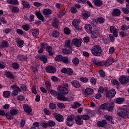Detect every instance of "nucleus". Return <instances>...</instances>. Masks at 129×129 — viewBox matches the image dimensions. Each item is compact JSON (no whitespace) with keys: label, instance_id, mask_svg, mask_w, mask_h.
<instances>
[{"label":"nucleus","instance_id":"f257e3e1","mask_svg":"<svg viewBox=\"0 0 129 129\" xmlns=\"http://www.w3.org/2000/svg\"><path fill=\"white\" fill-rule=\"evenodd\" d=\"M91 51L92 55L97 57H100L102 55V48L99 45L93 46L91 49Z\"/></svg>","mask_w":129,"mask_h":129},{"label":"nucleus","instance_id":"f03ea898","mask_svg":"<svg viewBox=\"0 0 129 129\" xmlns=\"http://www.w3.org/2000/svg\"><path fill=\"white\" fill-rule=\"evenodd\" d=\"M117 114L120 117H126L128 114V112L124 108H119L117 110Z\"/></svg>","mask_w":129,"mask_h":129},{"label":"nucleus","instance_id":"7ed1b4c3","mask_svg":"<svg viewBox=\"0 0 129 129\" xmlns=\"http://www.w3.org/2000/svg\"><path fill=\"white\" fill-rule=\"evenodd\" d=\"M74 119H75V116L72 114L70 116H68L67 118L66 124L68 126H72L73 123H74Z\"/></svg>","mask_w":129,"mask_h":129},{"label":"nucleus","instance_id":"20e7f679","mask_svg":"<svg viewBox=\"0 0 129 129\" xmlns=\"http://www.w3.org/2000/svg\"><path fill=\"white\" fill-rule=\"evenodd\" d=\"M115 94H116L115 90L114 89H112L106 93V96L107 98H109V99H111V98H113V97H114Z\"/></svg>","mask_w":129,"mask_h":129},{"label":"nucleus","instance_id":"39448f33","mask_svg":"<svg viewBox=\"0 0 129 129\" xmlns=\"http://www.w3.org/2000/svg\"><path fill=\"white\" fill-rule=\"evenodd\" d=\"M57 90L58 92H60L61 94H68L69 93V91L68 90V89L65 87H62L61 86H59L57 88Z\"/></svg>","mask_w":129,"mask_h":129},{"label":"nucleus","instance_id":"423d86ee","mask_svg":"<svg viewBox=\"0 0 129 129\" xmlns=\"http://www.w3.org/2000/svg\"><path fill=\"white\" fill-rule=\"evenodd\" d=\"M72 43L75 47H80L81 46V43H82V39L74 38L72 40Z\"/></svg>","mask_w":129,"mask_h":129},{"label":"nucleus","instance_id":"0eeeda50","mask_svg":"<svg viewBox=\"0 0 129 129\" xmlns=\"http://www.w3.org/2000/svg\"><path fill=\"white\" fill-rule=\"evenodd\" d=\"M53 115L55 116V118L57 121H59V122L64 121V117L62 115L56 112L53 113Z\"/></svg>","mask_w":129,"mask_h":129},{"label":"nucleus","instance_id":"6e6552de","mask_svg":"<svg viewBox=\"0 0 129 129\" xmlns=\"http://www.w3.org/2000/svg\"><path fill=\"white\" fill-rule=\"evenodd\" d=\"M76 120V123L79 125H81L83 123V120H82V117L81 115L76 116L75 118Z\"/></svg>","mask_w":129,"mask_h":129},{"label":"nucleus","instance_id":"1a4fd4ad","mask_svg":"<svg viewBox=\"0 0 129 129\" xmlns=\"http://www.w3.org/2000/svg\"><path fill=\"white\" fill-rule=\"evenodd\" d=\"M109 30L110 33L113 34V36L116 37V38L117 37V36H118V32L114 26H110Z\"/></svg>","mask_w":129,"mask_h":129},{"label":"nucleus","instance_id":"9d476101","mask_svg":"<svg viewBox=\"0 0 129 129\" xmlns=\"http://www.w3.org/2000/svg\"><path fill=\"white\" fill-rule=\"evenodd\" d=\"M23 108L24 111H25V112H26V113H28V114H30V113L32 112V108H31V107L29 106V105L24 104L23 105Z\"/></svg>","mask_w":129,"mask_h":129},{"label":"nucleus","instance_id":"9b49d317","mask_svg":"<svg viewBox=\"0 0 129 129\" xmlns=\"http://www.w3.org/2000/svg\"><path fill=\"white\" fill-rule=\"evenodd\" d=\"M45 70L46 72H48V73H55V72H56V69L52 66L47 67L45 68Z\"/></svg>","mask_w":129,"mask_h":129},{"label":"nucleus","instance_id":"f8f14e48","mask_svg":"<svg viewBox=\"0 0 129 129\" xmlns=\"http://www.w3.org/2000/svg\"><path fill=\"white\" fill-rule=\"evenodd\" d=\"M106 124H107V121L106 120H102L101 121H98L97 122V125L99 127H103Z\"/></svg>","mask_w":129,"mask_h":129},{"label":"nucleus","instance_id":"ddd939ff","mask_svg":"<svg viewBox=\"0 0 129 129\" xmlns=\"http://www.w3.org/2000/svg\"><path fill=\"white\" fill-rule=\"evenodd\" d=\"M114 62V59L113 58L108 59L106 62L104 63V66L106 67H108V66H110Z\"/></svg>","mask_w":129,"mask_h":129},{"label":"nucleus","instance_id":"4468645a","mask_svg":"<svg viewBox=\"0 0 129 129\" xmlns=\"http://www.w3.org/2000/svg\"><path fill=\"white\" fill-rule=\"evenodd\" d=\"M125 99L123 97H118L114 99V102L115 103H117V104H121V103H123V102L124 101Z\"/></svg>","mask_w":129,"mask_h":129},{"label":"nucleus","instance_id":"2eb2a0df","mask_svg":"<svg viewBox=\"0 0 129 129\" xmlns=\"http://www.w3.org/2000/svg\"><path fill=\"white\" fill-rule=\"evenodd\" d=\"M71 84H72L73 86L75 88H79V87L81 86V85H80V83H79V82L76 80L72 81L71 82Z\"/></svg>","mask_w":129,"mask_h":129},{"label":"nucleus","instance_id":"dca6fc26","mask_svg":"<svg viewBox=\"0 0 129 129\" xmlns=\"http://www.w3.org/2000/svg\"><path fill=\"white\" fill-rule=\"evenodd\" d=\"M85 29L88 34H90L92 31V26L89 24H87L85 26Z\"/></svg>","mask_w":129,"mask_h":129},{"label":"nucleus","instance_id":"f3484780","mask_svg":"<svg viewBox=\"0 0 129 129\" xmlns=\"http://www.w3.org/2000/svg\"><path fill=\"white\" fill-rule=\"evenodd\" d=\"M56 98L58 100H63V101H67V100H68V99H67V98L62 95V94H60V93H58V94H57Z\"/></svg>","mask_w":129,"mask_h":129},{"label":"nucleus","instance_id":"a211bd4d","mask_svg":"<svg viewBox=\"0 0 129 129\" xmlns=\"http://www.w3.org/2000/svg\"><path fill=\"white\" fill-rule=\"evenodd\" d=\"M112 15L114 17H118L120 15V10L118 9H114L112 12Z\"/></svg>","mask_w":129,"mask_h":129},{"label":"nucleus","instance_id":"6ab92c4d","mask_svg":"<svg viewBox=\"0 0 129 129\" xmlns=\"http://www.w3.org/2000/svg\"><path fill=\"white\" fill-rule=\"evenodd\" d=\"M39 60H41L43 63H45L48 62V59L46 57L45 55H40L37 57Z\"/></svg>","mask_w":129,"mask_h":129},{"label":"nucleus","instance_id":"aec40b11","mask_svg":"<svg viewBox=\"0 0 129 129\" xmlns=\"http://www.w3.org/2000/svg\"><path fill=\"white\" fill-rule=\"evenodd\" d=\"M35 15L36 17H37L38 19H39V20L44 22V17L40 12L36 11L35 12Z\"/></svg>","mask_w":129,"mask_h":129},{"label":"nucleus","instance_id":"412c9836","mask_svg":"<svg viewBox=\"0 0 129 129\" xmlns=\"http://www.w3.org/2000/svg\"><path fill=\"white\" fill-rule=\"evenodd\" d=\"M95 7H101L102 6V1L101 0H93Z\"/></svg>","mask_w":129,"mask_h":129},{"label":"nucleus","instance_id":"4be33fe9","mask_svg":"<svg viewBox=\"0 0 129 129\" xmlns=\"http://www.w3.org/2000/svg\"><path fill=\"white\" fill-rule=\"evenodd\" d=\"M52 50H53V48L50 46L46 47V51L48 53L49 56H53L54 55V52L52 51Z\"/></svg>","mask_w":129,"mask_h":129},{"label":"nucleus","instance_id":"5701e85b","mask_svg":"<svg viewBox=\"0 0 129 129\" xmlns=\"http://www.w3.org/2000/svg\"><path fill=\"white\" fill-rule=\"evenodd\" d=\"M5 74L8 78H10V79H14L15 78L14 75L11 72L6 71L5 72Z\"/></svg>","mask_w":129,"mask_h":129},{"label":"nucleus","instance_id":"b1692460","mask_svg":"<svg viewBox=\"0 0 129 129\" xmlns=\"http://www.w3.org/2000/svg\"><path fill=\"white\" fill-rule=\"evenodd\" d=\"M17 58L19 61H22L23 60H27L28 56L20 54L17 56Z\"/></svg>","mask_w":129,"mask_h":129},{"label":"nucleus","instance_id":"393cba45","mask_svg":"<svg viewBox=\"0 0 129 129\" xmlns=\"http://www.w3.org/2000/svg\"><path fill=\"white\" fill-rule=\"evenodd\" d=\"M43 15H45V16H48V15H51V14H52V10H51V9H45L43 10Z\"/></svg>","mask_w":129,"mask_h":129},{"label":"nucleus","instance_id":"a878e982","mask_svg":"<svg viewBox=\"0 0 129 129\" xmlns=\"http://www.w3.org/2000/svg\"><path fill=\"white\" fill-rule=\"evenodd\" d=\"M85 92L87 95H92L93 94V90L90 88L86 89Z\"/></svg>","mask_w":129,"mask_h":129},{"label":"nucleus","instance_id":"bb28decb","mask_svg":"<svg viewBox=\"0 0 129 129\" xmlns=\"http://www.w3.org/2000/svg\"><path fill=\"white\" fill-rule=\"evenodd\" d=\"M7 3L9 5H15V6L19 5V1L18 0H7Z\"/></svg>","mask_w":129,"mask_h":129},{"label":"nucleus","instance_id":"cd10ccee","mask_svg":"<svg viewBox=\"0 0 129 129\" xmlns=\"http://www.w3.org/2000/svg\"><path fill=\"white\" fill-rule=\"evenodd\" d=\"M59 24V21L58 19L54 18L53 22L52 23V25L56 29H58V24Z\"/></svg>","mask_w":129,"mask_h":129},{"label":"nucleus","instance_id":"c85d7f7f","mask_svg":"<svg viewBox=\"0 0 129 129\" xmlns=\"http://www.w3.org/2000/svg\"><path fill=\"white\" fill-rule=\"evenodd\" d=\"M60 35V33L59 32L54 30L51 33V35L53 38H58L59 35Z\"/></svg>","mask_w":129,"mask_h":129},{"label":"nucleus","instance_id":"c756f323","mask_svg":"<svg viewBox=\"0 0 129 129\" xmlns=\"http://www.w3.org/2000/svg\"><path fill=\"white\" fill-rule=\"evenodd\" d=\"M2 48H8L9 47V42L6 40H3L1 43Z\"/></svg>","mask_w":129,"mask_h":129},{"label":"nucleus","instance_id":"7c9ffc66","mask_svg":"<svg viewBox=\"0 0 129 129\" xmlns=\"http://www.w3.org/2000/svg\"><path fill=\"white\" fill-rule=\"evenodd\" d=\"M22 4L23 6L24 7V8H26V9H30V4H29V3H28V2L25 1H22Z\"/></svg>","mask_w":129,"mask_h":129},{"label":"nucleus","instance_id":"2f4dec72","mask_svg":"<svg viewBox=\"0 0 129 129\" xmlns=\"http://www.w3.org/2000/svg\"><path fill=\"white\" fill-rule=\"evenodd\" d=\"M98 35H99V33L97 32V31H95L94 32H92L91 38H92V39H96V38L98 37Z\"/></svg>","mask_w":129,"mask_h":129},{"label":"nucleus","instance_id":"473e14b6","mask_svg":"<svg viewBox=\"0 0 129 129\" xmlns=\"http://www.w3.org/2000/svg\"><path fill=\"white\" fill-rule=\"evenodd\" d=\"M10 112L12 113V114L14 116L16 115V114H18L19 112V110L18 109H12L11 110H10Z\"/></svg>","mask_w":129,"mask_h":129},{"label":"nucleus","instance_id":"72a5a7b5","mask_svg":"<svg viewBox=\"0 0 129 129\" xmlns=\"http://www.w3.org/2000/svg\"><path fill=\"white\" fill-rule=\"evenodd\" d=\"M10 95H11V92L9 91H5L3 92V96L5 98H8V97H10Z\"/></svg>","mask_w":129,"mask_h":129},{"label":"nucleus","instance_id":"f704fd0d","mask_svg":"<svg viewBox=\"0 0 129 129\" xmlns=\"http://www.w3.org/2000/svg\"><path fill=\"white\" fill-rule=\"evenodd\" d=\"M106 119L108 120V121H111L112 124H114V121H112L113 118L112 116L107 115L106 116Z\"/></svg>","mask_w":129,"mask_h":129},{"label":"nucleus","instance_id":"c9c22d12","mask_svg":"<svg viewBox=\"0 0 129 129\" xmlns=\"http://www.w3.org/2000/svg\"><path fill=\"white\" fill-rule=\"evenodd\" d=\"M5 115H6V117L8 119H13V118H14V116L10 112L6 113Z\"/></svg>","mask_w":129,"mask_h":129},{"label":"nucleus","instance_id":"e433bc0d","mask_svg":"<svg viewBox=\"0 0 129 129\" xmlns=\"http://www.w3.org/2000/svg\"><path fill=\"white\" fill-rule=\"evenodd\" d=\"M73 63L75 66H77L79 64V59L77 57H75L73 59Z\"/></svg>","mask_w":129,"mask_h":129},{"label":"nucleus","instance_id":"4c0bfd02","mask_svg":"<svg viewBox=\"0 0 129 129\" xmlns=\"http://www.w3.org/2000/svg\"><path fill=\"white\" fill-rule=\"evenodd\" d=\"M97 21L99 23V24H103L105 22V19L103 17H98L97 18Z\"/></svg>","mask_w":129,"mask_h":129},{"label":"nucleus","instance_id":"58836bf2","mask_svg":"<svg viewBox=\"0 0 129 129\" xmlns=\"http://www.w3.org/2000/svg\"><path fill=\"white\" fill-rule=\"evenodd\" d=\"M73 26L74 27H75L76 26H78L80 24V21L79 20H74L72 22Z\"/></svg>","mask_w":129,"mask_h":129},{"label":"nucleus","instance_id":"ea45409f","mask_svg":"<svg viewBox=\"0 0 129 129\" xmlns=\"http://www.w3.org/2000/svg\"><path fill=\"white\" fill-rule=\"evenodd\" d=\"M39 29H35L34 30L33 32H32V35L34 37H37L38 35H39Z\"/></svg>","mask_w":129,"mask_h":129},{"label":"nucleus","instance_id":"a19ab883","mask_svg":"<svg viewBox=\"0 0 129 129\" xmlns=\"http://www.w3.org/2000/svg\"><path fill=\"white\" fill-rule=\"evenodd\" d=\"M50 94H51V95H53V96L56 97V96H57V95H58V94L59 93H58V92H57L54 90H51L50 91Z\"/></svg>","mask_w":129,"mask_h":129},{"label":"nucleus","instance_id":"79ce46f5","mask_svg":"<svg viewBox=\"0 0 129 129\" xmlns=\"http://www.w3.org/2000/svg\"><path fill=\"white\" fill-rule=\"evenodd\" d=\"M49 107L50 109H55L56 107V104H54V103H50L49 104Z\"/></svg>","mask_w":129,"mask_h":129},{"label":"nucleus","instance_id":"37998d69","mask_svg":"<svg viewBox=\"0 0 129 129\" xmlns=\"http://www.w3.org/2000/svg\"><path fill=\"white\" fill-rule=\"evenodd\" d=\"M113 108H114L113 106L107 104V110H108V111H112V110H113Z\"/></svg>","mask_w":129,"mask_h":129},{"label":"nucleus","instance_id":"c03bdc74","mask_svg":"<svg viewBox=\"0 0 129 129\" xmlns=\"http://www.w3.org/2000/svg\"><path fill=\"white\" fill-rule=\"evenodd\" d=\"M62 58H63V56L61 55H57L55 57V60L58 62H61V61H62Z\"/></svg>","mask_w":129,"mask_h":129},{"label":"nucleus","instance_id":"a18cd8bd","mask_svg":"<svg viewBox=\"0 0 129 129\" xmlns=\"http://www.w3.org/2000/svg\"><path fill=\"white\" fill-rule=\"evenodd\" d=\"M111 83L113 84V85H116L117 86H119V82L117 80H112Z\"/></svg>","mask_w":129,"mask_h":129},{"label":"nucleus","instance_id":"49530a36","mask_svg":"<svg viewBox=\"0 0 129 129\" xmlns=\"http://www.w3.org/2000/svg\"><path fill=\"white\" fill-rule=\"evenodd\" d=\"M64 33L66 34V35H70L71 31H70V29L68 28H65L64 29Z\"/></svg>","mask_w":129,"mask_h":129},{"label":"nucleus","instance_id":"de8ad7c7","mask_svg":"<svg viewBox=\"0 0 129 129\" xmlns=\"http://www.w3.org/2000/svg\"><path fill=\"white\" fill-rule=\"evenodd\" d=\"M12 66L13 67V68H14V69L17 70V69H19V64L17 62H14L13 63H12Z\"/></svg>","mask_w":129,"mask_h":129},{"label":"nucleus","instance_id":"09e8293b","mask_svg":"<svg viewBox=\"0 0 129 129\" xmlns=\"http://www.w3.org/2000/svg\"><path fill=\"white\" fill-rule=\"evenodd\" d=\"M48 124L49 126H54L56 123L53 120H49L48 121Z\"/></svg>","mask_w":129,"mask_h":129},{"label":"nucleus","instance_id":"8fccbe9b","mask_svg":"<svg viewBox=\"0 0 129 129\" xmlns=\"http://www.w3.org/2000/svg\"><path fill=\"white\" fill-rule=\"evenodd\" d=\"M81 116H82V119L84 120H88L90 118L89 115L86 114L81 115Z\"/></svg>","mask_w":129,"mask_h":129},{"label":"nucleus","instance_id":"3c124183","mask_svg":"<svg viewBox=\"0 0 129 129\" xmlns=\"http://www.w3.org/2000/svg\"><path fill=\"white\" fill-rule=\"evenodd\" d=\"M65 46L66 47H68V48H69V49H70V48H71V46H70V40H67L65 41Z\"/></svg>","mask_w":129,"mask_h":129},{"label":"nucleus","instance_id":"603ef678","mask_svg":"<svg viewBox=\"0 0 129 129\" xmlns=\"http://www.w3.org/2000/svg\"><path fill=\"white\" fill-rule=\"evenodd\" d=\"M22 29L24 30L25 31H28V30H30V26L28 25V24H25L22 25Z\"/></svg>","mask_w":129,"mask_h":129},{"label":"nucleus","instance_id":"864d4df0","mask_svg":"<svg viewBox=\"0 0 129 129\" xmlns=\"http://www.w3.org/2000/svg\"><path fill=\"white\" fill-rule=\"evenodd\" d=\"M17 46L19 47V48H23V46H24V41L21 40L19 41L17 43Z\"/></svg>","mask_w":129,"mask_h":129},{"label":"nucleus","instance_id":"5fc2aeb1","mask_svg":"<svg viewBox=\"0 0 129 129\" xmlns=\"http://www.w3.org/2000/svg\"><path fill=\"white\" fill-rule=\"evenodd\" d=\"M99 73L101 77H105V72L103 70H100L99 71Z\"/></svg>","mask_w":129,"mask_h":129},{"label":"nucleus","instance_id":"6e6d98bb","mask_svg":"<svg viewBox=\"0 0 129 129\" xmlns=\"http://www.w3.org/2000/svg\"><path fill=\"white\" fill-rule=\"evenodd\" d=\"M89 17H90V14L89 13H85L83 14V19H88Z\"/></svg>","mask_w":129,"mask_h":129},{"label":"nucleus","instance_id":"4d7b16f0","mask_svg":"<svg viewBox=\"0 0 129 129\" xmlns=\"http://www.w3.org/2000/svg\"><path fill=\"white\" fill-rule=\"evenodd\" d=\"M56 105L58 108H65V105L62 103H57Z\"/></svg>","mask_w":129,"mask_h":129},{"label":"nucleus","instance_id":"13d9d810","mask_svg":"<svg viewBox=\"0 0 129 129\" xmlns=\"http://www.w3.org/2000/svg\"><path fill=\"white\" fill-rule=\"evenodd\" d=\"M19 8H18L17 7H14L12 9V13H19Z\"/></svg>","mask_w":129,"mask_h":129},{"label":"nucleus","instance_id":"bf43d9fd","mask_svg":"<svg viewBox=\"0 0 129 129\" xmlns=\"http://www.w3.org/2000/svg\"><path fill=\"white\" fill-rule=\"evenodd\" d=\"M94 63L96 65V66H102V62L95 60L94 61Z\"/></svg>","mask_w":129,"mask_h":129},{"label":"nucleus","instance_id":"052dcab7","mask_svg":"<svg viewBox=\"0 0 129 129\" xmlns=\"http://www.w3.org/2000/svg\"><path fill=\"white\" fill-rule=\"evenodd\" d=\"M90 83L92 85H95V84H96V80L94 78H91Z\"/></svg>","mask_w":129,"mask_h":129},{"label":"nucleus","instance_id":"680f3d73","mask_svg":"<svg viewBox=\"0 0 129 129\" xmlns=\"http://www.w3.org/2000/svg\"><path fill=\"white\" fill-rule=\"evenodd\" d=\"M100 109H105L107 107V103H104L99 106Z\"/></svg>","mask_w":129,"mask_h":129},{"label":"nucleus","instance_id":"e2e57ef3","mask_svg":"<svg viewBox=\"0 0 129 129\" xmlns=\"http://www.w3.org/2000/svg\"><path fill=\"white\" fill-rule=\"evenodd\" d=\"M119 36L121 37V38H123L124 37H126L127 34L126 33L123 31H121L119 32Z\"/></svg>","mask_w":129,"mask_h":129},{"label":"nucleus","instance_id":"0e129e2a","mask_svg":"<svg viewBox=\"0 0 129 129\" xmlns=\"http://www.w3.org/2000/svg\"><path fill=\"white\" fill-rule=\"evenodd\" d=\"M61 61L63 63H68V61H69V59H68V57L66 56L62 57Z\"/></svg>","mask_w":129,"mask_h":129},{"label":"nucleus","instance_id":"69168bd1","mask_svg":"<svg viewBox=\"0 0 129 129\" xmlns=\"http://www.w3.org/2000/svg\"><path fill=\"white\" fill-rule=\"evenodd\" d=\"M67 74L68 75H72L73 74V71L71 69H67Z\"/></svg>","mask_w":129,"mask_h":129},{"label":"nucleus","instance_id":"338daca9","mask_svg":"<svg viewBox=\"0 0 129 129\" xmlns=\"http://www.w3.org/2000/svg\"><path fill=\"white\" fill-rule=\"evenodd\" d=\"M71 12L72 14H76L77 13V9L75 7H71Z\"/></svg>","mask_w":129,"mask_h":129},{"label":"nucleus","instance_id":"774afa93","mask_svg":"<svg viewBox=\"0 0 129 129\" xmlns=\"http://www.w3.org/2000/svg\"><path fill=\"white\" fill-rule=\"evenodd\" d=\"M127 8H123L122 9V11L124 14H128L129 13V10L127 9Z\"/></svg>","mask_w":129,"mask_h":129}]
</instances>
